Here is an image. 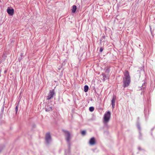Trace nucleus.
Returning a JSON list of instances; mask_svg holds the SVG:
<instances>
[{
    "label": "nucleus",
    "mask_w": 155,
    "mask_h": 155,
    "mask_svg": "<svg viewBox=\"0 0 155 155\" xmlns=\"http://www.w3.org/2000/svg\"><path fill=\"white\" fill-rule=\"evenodd\" d=\"M110 111H107L105 113L104 116V123L106 124L109 121L110 117Z\"/></svg>",
    "instance_id": "2"
},
{
    "label": "nucleus",
    "mask_w": 155,
    "mask_h": 155,
    "mask_svg": "<svg viewBox=\"0 0 155 155\" xmlns=\"http://www.w3.org/2000/svg\"><path fill=\"white\" fill-rule=\"evenodd\" d=\"M18 104L16 106L15 108V112H16V114L17 113L18 111Z\"/></svg>",
    "instance_id": "16"
},
{
    "label": "nucleus",
    "mask_w": 155,
    "mask_h": 155,
    "mask_svg": "<svg viewBox=\"0 0 155 155\" xmlns=\"http://www.w3.org/2000/svg\"><path fill=\"white\" fill-rule=\"evenodd\" d=\"M105 74H106L109 75V74L110 72V69L109 68L106 67L105 69Z\"/></svg>",
    "instance_id": "11"
},
{
    "label": "nucleus",
    "mask_w": 155,
    "mask_h": 155,
    "mask_svg": "<svg viewBox=\"0 0 155 155\" xmlns=\"http://www.w3.org/2000/svg\"><path fill=\"white\" fill-rule=\"evenodd\" d=\"M94 110V108L93 107H91L89 108V110L91 111L92 112Z\"/></svg>",
    "instance_id": "15"
},
{
    "label": "nucleus",
    "mask_w": 155,
    "mask_h": 155,
    "mask_svg": "<svg viewBox=\"0 0 155 155\" xmlns=\"http://www.w3.org/2000/svg\"><path fill=\"white\" fill-rule=\"evenodd\" d=\"M1 70L0 71V77H1Z\"/></svg>",
    "instance_id": "21"
},
{
    "label": "nucleus",
    "mask_w": 155,
    "mask_h": 155,
    "mask_svg": "<svg viewBox=\"0 0 155 155\" xmlns=\"http://www.w3.org/2000/svg\"><path fill=\"white\" fill-rule=\"evenodd\" d=\"M104 37H105V36L103 37L104 38Z\"/></svg>",
    "instance_id": "22"
},
{
    "label": "nucleus",
    "mask_w": 155,
    "mask_h": 155,
    "mask_svg": "<svg viewBox=\"0 0 155 155\" xmlns=\"http://www.w3.org/2000/svg\"><path fill=\"white\" fill-rule=\"evenodd\" d=\"M77 9V7L76 5H74L72 6V12L73 13H74Z\"/></svg>",
    "instance_id": "12"
},
{
    "label": "nucleus",
    "mask_w": 155,
    "mask_h": 155,
    "mask_svg": "<svg viewBox=\"0 0 155 155\" xmlns=\"http://www.w3.org/2000/svg\"><path fill=\"white\" fill-rule=\"evenodd\" d=\"M45 111L47 112H49L52 110V106L47 105L45 107Z\"/></svg>",
    "instance_id": "8"
},
{
    "label": "nucleus",
    "mask_w": 155,
    "mask_h": 155,
    "mask_svg": "<svg viewBox=\"0 0 155 155\" xmlns=\"http://www.w3.org/2000/svg\"><path fill=\"white\" fill-rule=\"evenodd\" d=\"M89 144L91 145H94L96 144L95 139L94 137H92L90 139L89 141Z\"/></svg>",
    "instance_id": "7"
},
{
    "label": "nucleus",
    "mask_w": 155,
    "mask_h": 155,
    "mask_svg": "<svg viewBox=\"0 0 155 155\" xmlns=\"http://www.w3.org/2000/svg\"><path fill=\"white\" fill-rule=\"evenodd\" d=\"M138 149L139 150H140V147H138Z\"/></svg>",
    "instance_id": "20"
},
{
    "label": "nucleus",
    "mask_w": 155,
    "mask_h": 155,
    "mask_svg": "<svg viewBox=\"0 0 155 155\" xmlns=\"http://www.w3.org/2000/svg\"><path fill=\"white\" fill-rule=\"evenodd\" d=\"M88 86L87 85H85L84 87V91L85 92H87L88 91Z\"/></svg>",
    "instance_id": "13"
},
{
    "label": "nucleus",
    "mask_w": 155,
    "mask_h": 155,
    "mask_svg": "<svg viewBox=\"0 0 155 155\" xmlns=\"http://www.w3.org/2000/svg\"><path fill=\"white\" fill-rule=\"evenodd\" d=\"M103 50V49L101 47L100 49V51L101 52Z\"/></svg>",
    "instance_id": "19"
},
{
    "label": "nucleus",
    "mask_w": 155,
    "mask_h": 155,
    "mask_svg": "<svg viewBox=\"0 0 155 155\" xmlns=\"http://www.w3.org/2000/svg\"><path fill=\"white\" fill-rule=\"evenodd\" d=\"M45 140L47 144H49L52 141L50 134L49 133H47L45 135Z\"/></svg>",
    "instance_id": "3"
},
{
    "label": "nucleus",
    "mask_w": 155,
    "mask_h": 155,
    "mask_svg": "<svg viewBox=\"0 0 155 155\" xmlns=\"http://www.w3.org/2000/svg\"><path fill=\"white\" fill-rule=\"evenodd\" d=\"M115 97L114 96L111 100V105L113 109L114 108L115 105Z\"/></svg>",
    "instance_id": "10"
},
{
    "label": "nucleus",
    "mask_w": 155,
    "mask_h": 155,
    "mask_svg": "<svg viewBox=\"0 0 155 155\" xmlns=\"http://www.w3.org/2000/svg\"><path fill=\"white\" fill-rule=\"evenodd\" d=\"M146 86V84L145 83H143V85L142 86V88H145Z\"/></svg>",
    "instance_id": "17"
},
{
    "label": "nucleus",
    "mask_w": 155,
    "mask_h": 155,
    "mask_svg": "<svg viewBox=\"0 0 155 155\" xmlns=\"http://www.w3.org/2000/svg\"><path fill=\"white\" fill-rule=\"evenodd\" d=\"M124 77L123 78V87H128L130 83V79L129 72L126 71L124 73Z\"/></svg>",
    "instance_id": "1"
},
{
    "label": "nucleus",
    "mask_w": 155,
    "mask_h": 155,
    "mask_svg": "<svg viewBox=\"0 0 155 155\" xmlns=\"http://www.w3.org/2000/svg\"><path fill=\"white\" fill-rule=\"evenodd\" d=\"M7 11L9 15L12 16L14 14V10L13 8L8 7L7 9Z\"/></svg>",
    "instance_id": "6"
},
{
    "label": "nucleus",
    "mask_w": 155,
    "mask_h": 155,
    "mask_svg": "<svg viewBox=\"0 0 155 155\" xmlns=\"http://www.w3.org/2000/svg\"><path fill=\"white\" fill-rule=\"evenodd\" d=\"M102 74L103 77V80L104 81H105L107 79L109 78V75L106 74L104 73H102Z\"/></svg>",
    "instance_id": "9"
},
{
    "label": "nucleus",
    "mask_w": 155,
    "mask_h": 155,
    "mask_svg": "<svg viewBox=\"0 0 155 155\" xmlns=\"http://www.w3.org/2000/svg\"><path fill=\"white\" fill-rule=\"evenodd\" d=\"M65 133V135L66 137V140L68 142H69L70 138V133L65 130H63Z\"/></svg>",
    "instance_id": "5"
},
{
    "label": "nucleus",
    "mask_w": 155,
    "mask_h": 155,
    "mask_svg": "<svg viewBox=\"0 0 155 155\" xmlns=\"http://www.w3.org/2000/svg\"><path fill=\"white\" fill-rule=\"evenodd\" d=\"M81 133L82 135H84L86 134V132L85 131L83 130L81 131Z\"/></svg>",
    "instance_id": "18"
},
{
    "label": "nucleus",
    "mask_w": 155,
    "mask_h": 155,
    "mask_svg": "<svg viewBox=\"0 0 155 155\" xmlns=\"http://www.w3.org/2000/svg\"><path fill=\"white\" fill-rule=\"evenodd\" d=\"M55 95L54 91V89L50 90L48 96L47 97V99L49 100L53 97Z\"/></svg>",
    "instance_id": "4"
},
{
    "label": "nucleus",
    "mask_w": 155,
    "mask_h": 155,
    "mask_svg": "<svg viewBox=\"0 0 155 155\" xmlns=\"http://www.w3.org/2000/svg\"><path fill=\"white\" fill-rule=\"evenodd\" d=\"M137 127L139 130V134H140V124L139 123H137Z\"/></svg>",
    "instance_id": "14"
}]
</instances>
